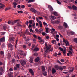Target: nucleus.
<instances>
[{"mask_svg":"<svg viewBox=\"0 0 77 77\" xmlns=\"http://www.w3.org/2000/svg\"><path fill=\"white\" fill-rule=\"evenodd\" d=\"M50 49V48L48 46H46L44 48V50L45 52H44V56L45 57H47V53L48 52V50Z\"/></svg>","mask_w":77,"mask_h":77,"instance_id":"obj_1","label":"nucleus"},{"mask_svg":"<svg viewBox=\"0 0 77 77\" xmlns=\"http://www.w3.org/2000/svg\"><path fill=\"white\" fill-rule=\"evenodd\" d=\"M63 41L66 44V46H69V42L67 40H65V38L63 39Z\"/></svg>","mask_w":77,"mask_h":77,"instance_id":"obj_2","label":"nucleus"},{"mask_svg":"<svg viewBox=\"0 0 77 77\" xmlns=\"http://www.w3.org/2000/svg\"><path fill=\"white\" fill-rule=\"evenodd\" d=\"M31 11L35 14H38V11H37L36 10L33 8H31Z\"/></svg>","mask_w":77,"mask_h":77,"instance_id":"obj_3","label":"nucleus"},{"mask_svg":"<svg viewBox=\"0 0 77 77\" xmlns=\"http://www.w3.org/2000/svg\"><path fill=\"white\" fill-rule=\"evenodd\" d=\"M26 61L24 60H22L20 61L21 64L22 66H24V65L26 64Z\"/></svg>","mask_w":77,"mask_h":77,"instance_id":"obj_4","label":"nucleus"},{"mask_svg":"<svg viewBox=\"0 0 77 77\" xmlns=\"http://www.w3.org/2000/svg\"><path fill=\"white\" fill-rule=\"evenodd\" d=\"M49 18L52 20H54L56 19V17L54 16L51 15L49 17Z\"/></svg>","mask_w":77,"mask_h":77,"instance_id":"obj_5","label":"nucleus"},{"mask_svg":"<svg viewBox=\"0 0 77 77\" xmlns=\"http://www.w3.org/2000/svg\"><path fill=\"white\" fill-rule=\"evenodd\" d=\"M29 72L31 74V75H34V71H33V70L32 69H29Z\"/></svg>","mask_w":77,"mask_h":77,"instance_id":"obj_6","label":"nucleus"},{"mask_svg":"<svg viewBox=\"0 0 77 77\" xmlns=\"http://www.w3.org/2000/svg\"><path fill=\"white\" fill-rule=\"evenodd\" d=\"M48 8L50 11L52 12V11L53 10V7H52L50 5H48Z\"/></svg>","mask_w":77,"mask_h":77,"instance_id":"obj_7","label":"nucleus"},{"mask_svg":"<svg viewBox=\"0 0 77 77\" xmlns=\"http://www.w3.org/2000/svg\"><path fill=\"white\" fill-rule=\"evenodd\" d=\"M22 22H19L17 23V24L16 26H15V27H17V26H19V27H21L22 25L21 24H21Z\"/></svg>","mask_w":77,"mask_h":77,"instance_id":"obj_8","label":"nucleus"},{"mask_svg":"<svg viewBox=\"0 0 77 77\" xmlns=\"http://www.w3.org/2000/svg\"><path fill=\"white\" fill-rule=\"evenodd\" d=\"M8 47L9 48H11L10 50H12V47H13V46L12 45V44L11 43L9 44L8 45Z\"/></svg>","mask_w":77,"mask_h":77,"instance_id":"obj_9","label":"nucleus"},{"mask_svg":"<svg viewBox=\"0 0 77 77\" xmlns=\"http://www.w3.org/2000/svg\"><path fill=\"white\" fill-rule=\"evenodd\" d=\"M52 74H54V73H56V71L54 68H52Z\"/></svg>","mask_w":77,"mask_h":77,"instance_id":"obj_10","label":"nucleus"},{"mask_svg":"<svg viewBox=\"0 0 77 77\" xmlns=\"http://www.w3.org/2000/svg\"><path fill=\"white\" fill-rule=\"evenodd\" d=\"M0 9H2L5 7V5L3 4L2 3L0 4Z\"/></svg>","mask_w":77,"mask_h":77,"instance_id":"obj_11","label":"nucleus"},{"mask_svg":"<svg viewBox=\"0 0 77 77\" xmlns=\"http://www.w3.org/2000/svg\"><path fill=\"white\" fill-rule=\"evenodd\" d=\"M39 60H40V59L39 57L36 58L35 59V62H38Z\"/></svg>","mask_w":77,"mask_h":77,"instance_id":"obj_12","label":"nucleus"},{"mask_svg":"<svg viewBox=\"0 0 77 77\" xmlns=\"http://www.w3.org/2000/svg\"><path fill=\"white\" fill-rule=\"evenodd\" d=\"M14 39H15L14 37H12L9 38L10 41H14Z\"/></svg>","mask_w":77,"mask_h":77,"instance_id":"obj_13","label":"nucleus"},{"mask_svg":"<svg viewBox=\"0 0 77 77\" xmlns=\"http://www.w3.org/2000/svg\"><path fill=\"white\" fill-rule=\"evenodd\" d=\"M42 69L43 72L45 71V66H42Z\"/></svg>","mask_w":77,"mask_h":77,"instance_id":"obj_14","label":"nucleus"},{"mask_svg":"<svg viewBox=\"0 0 77 77\" xmlns=\"http://www.w3.org/2000/svg\"><path fill=\"white\" fill-rule=\"evenodd\" d=\"M72 8L73 10H77V7L74 5L72 6Z\"/></svg>","mask_w":77,"mask_h":77,"instance_id":"obj_15","label":"nucleus"},{"mask_svg":"<svg viewBox=\"0 0 77 77\" xmlns=\"http://www.w3.org/2000/svg\"><path fill=\"white\" fill-rule=\"evenodd\" d=\"M64 26L65 27V28H67L68 27V25L67 23L65 22L64 23Z\"/></svg>","mask_w":77,"mask_h":77,"instance_id":"obj_16","label":"nucleus"},{"mask_svg":"<svg viewBox=\"0 0 77 77\" xmlns=\"http://www.w3.org/2000/svg\"><path fill=\"white\" fill-rule=\"evenodd\" d=\"M43 74L44 76H46L47 75V72H43Z\"/></svg>","mask_w":77,"mask_h":77,"instance_id":"obj_17","label":"nucleus"},{"mask_svg":"<svg viewBox=\"0 0 77 77\" xmlns=\"http://www.w3.org/2000/svg\"><path fill=\"white\" fill-rule=\"evenodd\" d=\"M55 68L57 70H58L59 68V67L58 65H56L55 66Z\"/></svg>","mask_w":77,"mask_h":77,"instance_id":"obj_18","label":"nucleus"},{"mask_svg":"<svg viewBox=\"0 0 77 77\" xmlns=\"http://www.w3.org/2000/svg\"><path fill=\"white\" fill-rule=\"evenodd\" d=\"M3 41H5V38L4 37L0 39V42H3Z\"/></svg>","mask_w":77,"mask_h":77,"instance_id":"obj_19","label":"nucleus"},{"mask_svg":"<svg viewBox=\"0 0 77 77\" xmlns=\"http://www.w3.org/2000/svg\"><path fill=\"white\" fill-rule=\"evenodd\" d=\"M60 23V22L58 20H56L54 22V23L55 24H59Z\"/></svg>","mask_w":77,"mask_h":77,"instance_id":"obj_20","label":"nucleus"},{"mask_svg":"<svg viewBox=\"0 0 77 77\" xmlns=\"http://www.w3.org/2000/svg\"><path fill=\"white\" fill-rule=\"evenodd\" d=\"M34 51H39V48H35L33 50Z\"/></svg>","mask_w":77,"mask_h":77,"instance_id":"obj_21","label":"nucleus"},{"mask_svg":"<svg viewBox=\"0 0 77 77\" xmlns=\"http://www.w3.org/2000/svg\"><path fill=\"white\" fill-rule=\"evenodd\" d=\"M7 57L8 58V59H9L11 58V54L10 53H8V56Z\"/></svg>","mask_w":77,"mask_h":77,"instance_id":"obj_22","label":"nucleus"},{"mask_svg":"<svg viewBox=\"0 0 77 77\" xmlns=\"http://www.w3.org/2000/svg\"><path fill=\"white\" fill-rule=\"evenodd\" d=\"M20 54L21 56H24L25 55V53H24V52H22L20 53Z\"/></svg>","mask_w":77,"mask_h":77,"instance_id":"obj_23","label":"nucleus"},{"mask_svg":"<svg viewBox=\"0 0 77 77\" xmlns=\"http://www.w3.org/2000/svg\"><path fill=\"white\" fill-rule=\"evenodd\" d=\"M74 68H73L72 69H70L69 71V72L70 73L71 72H72L74 71Z\"/></svg>","mask_w":77,"mask_h":77,"instance_id":"obj_24","label":"nucleus"},{"mask_svg":"<svg viewBox=\"0 0 77 77\" xmlns=\"http://www.w3.org/2000/svg\"><path fill=\"white\" fill-rule=\"evenodd\" d=\"M30 63H33V58H30Z\"/></svg>","mask_w":77,"mask_h":77,"instance_id":"obj_25","label":"nucleus"},{"mask_svg":"<svg viewBox=\"0 0 77 77\" xmlns=\"http://www.w3.org/2000/svg\"><path fill=\"white\" fill-rule=\"evenodd\" d=\"M39 23L40 24V27H42V23L41 22V21H39Z\"/></svg>","mask_w":77,"mask_h":77,"instance_id":"obj_26","label":"nucleus"},{"mask_svg":"<svg viewBox=\"0 0 77 77\" xmlns=\"http://www.w3.org/2000/svg\"><path fill=\"white\" fill-rule=\"evenodd\" d=\"M43 24H44V26H45V27H47L48 25L45 22H43Z\"/></svg>","mask_w":77,"mask_h":77,"instance_id":"obj_27","label":"nucleus"},{"mask_svg":"<svg viewBox=\"0 0 77 77\" xmlns=\"http://www.w3.org/2000/svg\"><path fill=\"white\" fill-rule=\"evenodd\" d=\"M58 28L59 29H60V30H62V29H63V27L61 26L60 25L58 26Z\"/></svg>","mask_w":77,"mask_h":77,"instance_id":"obj_28","label":"nucleus"},{"mask_svg":"<svg viewBox=\"0 0 77 77\" xmlns=\"http://www.w3.org/2000/svg\"><path fill=\"white\" fill-rule=\"evenodd\" d=\"M34 1H35V0H29L28 2V3H31V2H33Z\"/></svg>","mask_w":77,"mask_h":77,"instance_id":"obj_29","label":"nucleus"},{"mask_svg":"<svg viewBox=\"0 0 77 77\" xmlns=\"http://www.w3.org/2000/svg\"><path fill=\"white\" fill-rule=\"evenodd\" d=\"M53 14L55 16H58L57 13L56 12H54Z\"/></svg>","mask_w":77,"mask_h":77,"instance_id":"obj_30","label":"nucleus"},{"mask_svg":"<svg viewBox=\"0 0 77 77\" xmlns=\"http://www.w3.org/2000/svg\"><path fill=\"white\" fill-rule=\"evenodd\" d=\"M33 21V20H30L29 21V24H32V23H33V22H32V21Z\"/></svg>","mask_w":77,"mask_h":77,"instance_id":"obj_31","label":"nucleus"},{"mask_svg":"<svg viewBox=\"0 0 77 77\" xmlns=\"http://www.w3.org/2000/svg\"><path fill=\"white\" fill-rule=\"evenodd\" d=\"M43 29H39V32H40L41 33H42V32H43Z\"/></svg>","mask_w":77,"mask_h":77,"instance_id":"obj_32","label":"nucleus"},{"mask_svg":"<svg viewBox=\"0 0 77 77\" xmlns=\"http://www.w3.org/2000/svg\"><path fill=\"white\" fill-rule=\"evenodd\" d=\"M59 70L60 71H63V67H62V66H61L59 67Z\"/></svg>","mask_w":77,"mask_h":77,"instance_id":"obj_33","label":"nucleus"},{"mask_svg":"<svg viewBox=\"0 0 77 77\" xmlns=\"http://www.w3.org/2000/svg\"><path fill=\"white\" fill-rule=\"evenodd\" d=\"M56 1L58 4H59V5H61V4H62V3H61V2L59 1V0H56Z\"/></svg>","mask_w":77,"mask_h":77,"instance_id":"obj_34","label":"nucleus"},{"mask_svg":"<svg viewBox=\"0 0 77 77\" xmlns=\"http://www.w3.org/2000/svg\"><path fill=\"white\" fill-rule=\"evenodd\" d=\"M7 28V26H3V29L5 30H6V29Z\"/></svg>","mask_w":77,"mask_h":77,"instance_id":"obj_35","label":"nucleus"},{"mask_svg":"<svg viewBox=\"0 0 77 77\" xmlns=\"http://www.w3.org/2000/svg\"><path fill=\"white\" fill-rule=\"evenodd\" d=\"M69 34L70 35H74V33L72 31H70L69 32Z\"/></svg>","mask_w":77,"mask_h":77,"instance_id":"obj_36","label":"nucleus"},{"mask_svg":"<svg viewBox=\"0 0 77 77\" xmlns=\"http://www.w3.org/2000/svg\"><path fill=\"white\" fill-rule=\"evenodd\" d=\"M30 31L31 33H35V32L32 29H30Z\"/></svg>","mask_w":77,"mask_h":77,"instance_id":"obj_37","label":"nucleus"},{"mask_svg":"<svg viewBox=\"0 0 77 77\" xmlns=\"http://www.w3.org/2000/svg\"><path fill=\"white\" fill-rule=\"evenodd\" d=\"M34 55L35 56H37L38 55V53L35 52L34 54Z\"/></svg>","mask_w":77,"mask_h":77,"instance_id":"obj_38","label":"nucleus"},{"mask_svg":"<svg viewBox=\"0 0 77 77\" xmlns=\"http://www.w3.org/2000/svg\"><path fill=\"white\" fill-rule=\"evenodd\" d=\"M68 52H69V54H70V55H71V56H72V52H71V51L69 50Z\"/></svg>","mask_w":77,"mask_h":77,"instance_id":"obj_39","label":"nucleus"},{"mask_svg":"<svg viewBox=\"0 0 77 77\" xmlns=\"http://www.w3.org/2000/svg\"><path fill=\"white\" fill-rule=\"evenodd\" d=\"M59 49L61 51H63V49L61 47H59Z\"/></svg>","mask_w":77,"mask_h":77,"instance_id":"obj_40","label":"nucleus"},{"mask_svg":"<svg viewBox=\"0 0 77 77\" xmlns=\"http://www.w3.org/2000/svg\"><path fill=\"white\" fill-rule=\"evenodd\" d=\"M23 48H25L26 49L27 48V46L25 45H23Z\"/></svg>","mask_w":77,"mask_h":77,"instance_id":"obj_41","label":"nucleus"},{"mask_svg":"<svg viewBox=\"0 0 77 77\" xmlns=\"http://www.w3.org/2000/svg\"><path fill=\"white\" fill-rule=\"evenodd\" d=\"M40 42H41V43L42 44H44V40H41L40 41Z\"/></svg>","mask_w":77,"mask_h":77,"instance_id":"obj_42","label":"nucleus"},{"mask_svg":"<svg viewBox=\"0 0 77 77\" xmlns=\"http://www.w3.org/2000/svg\"><path fill=\"white\" fill-rule=\"evenodd\" d=\"M46 32L48 33V28H47L46 29Z\"/></svg>","mask_w":77,"mask_h":77,"instance_id":"obj_43","label":"nucleus"},{"mask_svg":"<svg viewBox=\"0 0 77 77\" xmlns=\"http://www.w3.org/2000/svg\"><path fill=\"white\" fill-rule=\"evenodd\" d=\"M16 67L17 68H20V64H17L16 65Z\"/></svg>","mask_w":77,"mask_h":77,"instance_id":"obj_44","label":"nucleus"},{"mask_svg":"<svg viewBox=\"0 0 77 77\" xmlns=\"http://www.w3.org/2000/svg\"><path fill=\"white\" fill-rule=\"evenodd\" d=\"M11 24L12 25H14V24H15V21H11Z\"/></svg>","mask_w":77,"mask_h":77,"instance_id":"obj_45","label":"nucleus"},{"mask_svg":"<svg viewBox=\"0 0 77 77\" xmlns=\"http://www.w3.org/2000/svg\"><path fill=\"white\" fill-rule=\"evenodd\" d=\"M30 40V38H28L26 39L25 40V41L26 42L29 41Z\"/></svg>","mask_w":77,"mask_h":77,"instance_id":"obj_46","label":"nucleus"},{"mask_svg":"<svg viewBox=\"0 0 77 77\" xmlns=\"http://www.w3.org/2000/svg\"><path fill=\"white\" fill-rule=\"evenodd\" d=\"M68 8L69 9H72V7L70 6H68Z\"/></svg>","mask_w":77,"mask_h":77,"instance_id":"obj_47","label":"nucleus"},{"mask_svg":"<svg viewBox=\"0 0 77 77\" xmlns=\"http://www.w3.org/2000/svg\"><path fill=\"white\" fill-rule=\"evenodd\" d=\"M42 35H43V36H45V35L46 34V33L45 32H43L42 33Z\"/></svg>","mask_w":77,"mask_h":77,"instance_id":"obj_48","label":"nucleus"},{"mask_svg":"<svg viewBox=\"0 0 77 77\" xmlns=\"http://www.w3.org/2000/svg\"><path fill=\"white\" fill-rule=\"evenodd\" d=\"M12 63H15V59H13L12 60Z\"/></svg>","mask_w":77,"mask_h":77,"instance_id":"obj_49","label":"nucleus"},{"mask_svg":"<svg viewBox=\"0 0 77 77\" xmlns=\"http://www.w3.org/2000/svg\"><path fill=\"white\" fill-rule=\"evenodd\" d=\"M32 27V26L31 24H29L28 26V28L29 29H30V27Z\"/></svg>","mask_w":77,"mask_h":77,"instance_id":"obj_50","label":"nucleus"},{"mask_svg":"<svg viewBox=\"0 0 77 77\" xmlns=\"http://www.w3.org/2000/svg\"><path fill=\"white\" fill-rule=\"evenodd\" d=\"M35 23H34L33 25H32V27H33V28L34 29V28H35Z\"/></svg>","mask_w":77,"mask_h":77,"instance_id":"obj_51","label":"nucleus"},{"mask_svg":"<svg viewBox=\"0 0 77 77\" xmlns=\"http://www.w3.org/2000/svg\"><path fill=\"white\" fill-rule=\"evenodd\" d=\"M55 42H56V40H53L51 41V42L52 44H54Z\"/></svg>","mask_w":77,"mask_h":77,"instance_id":"obj_52","label":"nucleus"},{"mask_svg":"<svg viewBox=\"0 0 77 77\" xmlns=\"http://www.w3.org/2000/svg\"><path fill=\"white\" fill-rule=\"evenodd\" d=\"M69 50H71V51H72V50H73V49H72V48L71 47H69Z\"/></svg>","mask_w":77,"mask_h":77,"instance_id":"obj_53","label":"nucleus"},{"mask_svg":"<svg viewBox=\"0 0 77 77\" xmlns=\"http://www.w3.org/2000/svg\"><path fill=\"white\" fill-rule=\"evenodd\" d=\"M20 21V19H18L16 20H15L14 21V23H16L17 22V21Z\"/></svg>","mask_w":77,"mask_h":77,"instance_id":"obj_54","label":"nucleus"},{"mask_svg":"<svg viewBox=\"0 0 77 77\" xmlns=\"http://www.w3.org/2000/svg\"><path fill=\"white\" fill-rule=\"evenodd\" d=\"M25 24H26V25H27V26H28V24H29V21H26L25 23Z\"/></svg>","mask_w":77,"mask_h":77,"instance_id":"obj_55","label":"nucleus"},{"mask_svg":"<svg viewBox=\"0 0 77 77\" xmlns=\"http://www.w3.org/2000/svg\"><path fill=\"white\" fill-rule=\"evenodd\" d=\"M63 2H64V3H68V1L66 0H64L63 1Z\"/></svg>","mask_w":77,"mask_h":77,"instance_id":"obj_56","label":"nucleus"},{"mask_svg":"<svg viewBox=\"0 0 77 77\" xmlns=\"http://www.w3.org/2000/svg\"><path fill=\"white\" fill-rule=\"evenodd\" d=\"M57 62L58 63H59V64H60L61 65H62V63L60 62L58 60L57 61Z\"/></svg>","mask_w":77,"mask_h":77,"instance_id":"obj_57","label":"nucleus"},{"mask_svg":"<svg viewBox=\"0 0 77 77\" xmlns=\"http://www.w3.org/2000/svg\"><path fill=\"white\" fill-rule=\"evenodd\" d=\"M9 77H13V76H12V74H9Z\"/></svg>","mask_w":77,"mask_h":77,"instance_id":"obj_58","label":"nucleus"},{"mask_svg":"<svg viewBox=\"0 0 77 77\" xmlns=\"http://www.w3.org/2000/svg\"><path fill=\"white\" fill-rule=\"evenodd\" d=\"M2 48H4V47H5V45L4 44H3L2 45Z\"/></svg>","mask_w":77,"mask_h":77,"instance_id":"obj_59","label":"nucleus"},{"mask_svg":"<svg viewBox=\"0 0 77 77\" xmlns=\"http://www.w3.org/2000/svg\"><path fill=\"white\" fill-rule=\"evenodd\" d=\"M3 68L2 67H0V71H3Z\"/></svg>","mask_w":77,"mask_h":77,"instance_id":"obj_60","label":"nucleus"},{"mask_svg":"<svg viewBox=\"0 0 77 77\" xmlns=\"http://www.w3.org/2000/svg\"><path fill=\"white\" fill-rule=\"evenodd\" d=\"M64 61H65V60H64V59H61V62H64Z\"/></svg>","mask_w":77,"mask_h":77,"instance_id":"obj_61","label":"nucleus"},{"mask_svg":"<svg viewBox=\"0 0 77 77\" xmlns=\"http://www.w3.org/2000/svg\"><path fill=\"white\" fill-rule=\"evenodd\" d=\"M8 24H11V21H8Z\"/></svg>","mask_w":77,"mask_h":77,"instance_id":"obj_62","label":"nucleus"},{"mask_svg":"<svg viewBox=\"0 0 77 77\" xmlns=\"http://www.w3.org/2000/svg\"><path fill=\"white\" fill-rule=\"evenodd\" d=\"M54 55L55 56H56V57H57V54L56 52L54 54Z\"/></svg>","mask_w":77,"mask_h":77,"instance_id":"obj_63","label":"nucleus"},{"mask_svg":"<svg viewBox=\"0 0 77 77\" xmlns=\"http://www.w3.org/2000/svg\"><path fill=\"white\" fill-rule=\"evenodd\" d=\"M13 4L14 5H15L16 6H17V3L15 2H14V3H13Z\"/></svg>","mask_w":77,"mask_h":77,"instance_id":"obj_64","label":"nucleus"}]
</instances>
